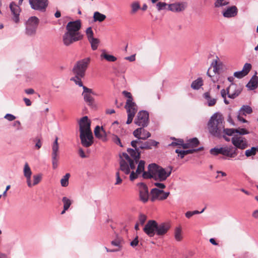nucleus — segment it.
Returning <instances> with one entry per match:
<instances>
[{
  "mask_svg": "<svg viewBox=\"0 0 258 258\" xmlns=\"http://www.w3.org/2000/svg\"><path fill=\"white\" fill-rule=\"evenodd\" d=\"M134 148L135 149L128 148L127 150L132 159L127 153H122L119 154V169L125 174H128L130 173V169H134L135 168L136 165L140 158L141 151L139 148H138L137 146Z\"/></svg>",
  "mask_w": 258,
  "mask_h": 258,
  "instance_id": "nucleus-1",
  "label": "nucleus"
},
{
  "mask_svg": "<svg viewBox=\"0 0 258 258\" xmlns=\"http://www.w3.org/2000/svg\"><path fill=\"white\" fill-rule=\"evenodd\" d=\"M82 24L80 20L69 22L66 26L67 31L62 36V41L66 46H69L74 42L81 40L83 35L79 32Z\"/></svg>",
  "mask_w": 258,
  "mask_h": 258,
  "instance_id": "nucleus-2",
  "label": "nucleus"
},
{
  "mask_svg": "<svg viewBox=\"0 0 258 258\" xmlns=\"http://www.w3.org/2000/svg\"><path fill=\"white\" fill-rule=\"evenodd\" d=\"M78 123L81 144L85 147H89L93 143V136L91 130V121L88 116H85L79 120Z\"/></svg>",
  "mask_w": 258,
  "mask_h": 258,
  "instance_id": "nucleus-3",
  "label": "nucleus"
},
{
  "mask_svg": "<svg viewBox=\"0 0 258 258\" xmlns=\"http://www.w3.org/2000/svg\"><path fill=\"white\" fill-rule=\"evenodd\" d=\"M145 162L141 160L139 162L137 169L136 172L132 171L130 176V179L131 181H133L138 177V175L143 173L142 176L144 178H155L157 174L158 171L160 166H158L155 163L149 164L148 167V171H144Z\"/></svg>",
  "mask_w": 258,
  "mask_h": 258,
  "instance_id": "nucleus-4",
  "label": "nucleus"
},
{
  "mask_svg": "<svg viewBox=\"0 0 258 258\" xmlns=\"http://www.w3.org/2000/svg\"><path fill=\"white\" fill-rule=\"evenodd\" d=\"M90 57H86L78 60L74 65L72 72L75 76L71 79V80L75 82L79 86H83L81 79L83 78L86 74V71L90 63Z\"/></svg>",
  "mask_w": 258,
  "mask_h": 258,
  "instance_id": "nucleus-5",
  "label": "nucleus"
},
{
  "mask_svg": "<svg viewBox=\"0 0 258 258\" xmlns=\"http://www.w3.org/2000/svg\"><path fill=\"white\" fill-rule=\"evenodd\" d=\"M208 127L209 132L215 137H220L224 127L223 116L218 113H215L210 118Z\"/></svg>",
  "mask_w": 258,
  "mask_h": 258,
  "instance_id": "nucleus-6",
  "label": "nucleus"
},
{
  "mask_svg": "<svg viewBox=\"0 0 258 258\" xmlns=\"http://www.w3.org/2000/svg\"><path fill=\"white\" fill-rule=\"evenodd\" d=\"M122 94L127 98L125 108L127 113V119L126 123L128 124L133 121L135 115L138 110V108L136 103L133 102V98L130 92L123 91Z\"/></svg>",
  "mask_w": 258,
  "mask_h": 258,
  "instance_id": "nucleus-7",
  "label": "nucleus"
},
{
  "mask_svg": "<svg viewBox=\"0 0 258 258\" xmlns=\"http://www.w3.org/2000/svg\"><path fill=\"white\" fill-rule=\"evenodd\" d=\"M158 144V142L152 140H149L143 142L141 139H138L131 142L132 146L133 147H136L137 146L138 148H139V150L151 149L152 147H156Z\"/></svg>",
  "mask_w": 258,
  "mask_h": 258,
  "instance_id": "nucleus-8",
  "label": "nucleus"
},
{
  "mask_svg": "<svg viewBox=\"0 0 258 258\" xmlns=\"http://www.w3.org/2000/svg\"><path fill=\"white\" fill-rule=\"evenodd\" d=\"M39 23V20L36 17H30L26 23V33L29 35L35 34Z\"/></svg>",
  "mask_w": 258,
  "mask_h": 258,
  "instance_id": "nucleus-9",
  "label": "nucleus"
},
{
  "mask_svg": "<svg viewBox=\"0 0 258 258\" xmlns=\"http://www.w3.org/2000/svg\"><path fill=\"white\" fill-rule=\"evenodd\" d=\"M52 165L53 169H56L58 166L59 158V145L58 138L56 137L55 141L52 145Z\"/></svg>",
  "mask_w": 258,
  "mask_h": 258,
  "instance_id": "nucleus-10",
  "label": "nucleus"
},
{
  "mask_svg": "<svg viewBox=\"0 0 258 258\" xmlns=\"http://www.w3.org/2000/svg\"><path fill=\"white\" fill-rule=\"evenodd\" d=\"M149 122V113L146 111H141L138 112L135 123L138 126L143 127H146Z\"/></svg>",
  "mask_w": 258,
  "mask_h": 258,
  "instance_id": "nucleus-11",
  "label": "nucleus"
},
{
  "mask_svg": "<svg viewBox=\"0 0 258 258\" xmlns=\"http://www.w3.org/2000/svg\"><path fill=\"white\" fill-rule=\"evenodd\" d=\"M232 144L235 147V149L244 150L248 146L247 140L240 136H234L231 139Z\"/></svg>",
  "mask_w": 258,
  "mask_h": 258,
  "instance_id": "nucleus-12",
  "label": "nucleus"
},
{
  "mask_svg": "<svg viewBox=\"0 0 258 258\" xmlns=\"http://www.w3.org/2000/svg\"><path fill=\"white\" fill-rule=\"evenodd\" d=\"M29 3L32 9L41 11L45 12L48 6V0H29Z\"/></svg>",
  "mask_w": 258,
  "mask_h": 258,
  "instance_id": "nucleus-13",
  "label": "nucleus"
},
{
  "mask_svg": "<svg viewBox=\"0 0 258 258\" xmlns=\"http://www.w3.org/2000/svg\"><path fill=\"white\" fill-rule=\"evenodd\" d=\"M151 200L152 202L156 200H164L169 196V192H164L163 190L157 188H153L151 191Z\"/></svg>",
  "mask_w": 258,
  "mask_h": 258,
  "instance_id": "nucleus-14",
  "label": "nucleus"
},
{
  "mask_svg": "<svg viewBox=\"0 0 258 258\" xmlns=\"http://www.w3.org/2000/svg\"><path fill=\"white\" fill-rule=\"evenodd\" d=\"M157 222L155 220H149L145 226L143 231L150 237H153L156 232Z\"/></svg>",
  "mask_w": 258,
  "mask_h": 258,
  "instance_id": "nucleus-15",
  "label": "nucleus"
},
{
  "mask_svg": "<svg viewBox=\"0 0 258 258\" xmlns=\"http://www.w3.org/2000/svg\"><path fill=\"white\" fill-rule=\"evenodd\" d=\"M139 190L140 200L143 203H146L149 199V192L147 186L144 183L138 184Z\"/></svg>",
  "mask_w": 258,
  "mask_h": 258,
  "instance_id": "nucleus-16",
  "label": "nucleus"
},
{
  "mask_svg": "<svg viewBox=\"0 0 258 258\" xmlns=\"http://www.w3.org/2000/svg\"><path fill=\"white\" fill-rule=\"evenodd\" d=\"M82 87L83 89L82 95L84 96L85 101L88 104V105H93L94 103V99L92 97V95H96V94L91 89H89L83 85Z\"/></svg>",
  "mask_w": 258,
  "mask_h": 258,
  "instance_id": "nucleus-17",
  "label": "nucleus"
},
{
  "mask_svg": "<svg viewBox=\"0 0 258 258\" xmlns=\"http://www.w3.org/2000/svg\"><path fill=\"white\" fill-rule=\"evenodd\" d=\"M172 171V168H170L169 170H165L164 168L161 167L159 168V171H158L157 174H156V177L154 179L156 180H158L159 181H163L165 180L168 177H169Z\"/></svg>",
  "mask_w": 258,
  "mask_h": 258,
  "instance_id": "nucleus-18",
  "label": "nucleus"
},
{
  "mask_svg": "<svg viewBox=\"0 0 258 258\" xmlns=\"http://www.w3.org/2000/svg\"><path fill=\"white\" fill-rule=\"evenodd\" d=\"M241 88L236 85L232 84L227 89V93L229 98L234 99L237 97L241 92Z\"/></svg>",
  "mask_w": 258,
  "mask_h": 258,
  "instance_id": "nucleus-19",
  "label": "nucleus"
},
{
  "mask_svg": "<svg viewBox=\"0 0 258 258\" xmlns=\"http://www.w3.org/2000/svg\"><path fill=\"white\" fill-rule=\"evenodd\" d=\"M141 127L135 130L133 132L134 136L138 139L146 140L151 137V134Z\"/></svg>",
  "mask_w": 258,
  "mask_h": 258,
  "instance_id": "nucleus-20",
  "label": "nucleus"
},
{
  "mask_svg": "<svg viewBox=\"0 0 258 258\" xmlns=\"http://www.w3.org/2000/svg\"><path fill=\"white\" fill-rule=\"evenodd\" d=\"M168 10L174 12H180L184 11L187 7L186 3H177L168 5Z\"/></svg>",
  "mask_w": 258,
  "mask_h": 258,
  "instance_id": "nucleus-21",
  "label": "nucleus"
},
{
  "mask_svg": "<svg viewBox=\"0 0 258 258\" xmlns=\"http://www.w3.org/2000/svg\"><path fill=\"white\" fill-rule=\"evenodd\" d=\"M170 228L169 223H162L158 224L157 223L156 233L158 235L161 236L165 234Z\"/></svg>",
  "mask_w": 258,
  "mask_h": 258,
  "instance_id": "nucleus-22",
  "label": "nucleus"
},
{
  "mask_svg": "<svg viewBox=\"0 0 258 258\" xmlns=\"http://www.w3.org/2000/svg\"><path fill=\"white\" fill-rule=\"evenodd\" d=\"M10 8L13 15V19L14 21L16 23H18L19 21V14L20 12L19 7L15 3L12 2L10 5Z\"/></svg>",
  "mask_w": 258,
  "mask_h": 258,
  "instance_id": "nucleus-23",
  "label": "nucleus"
},
{
  "mask_svg": "<svg viewBox=\"0 0 258 258\" xmlns=\"http://www.w3.org/2000/svg\"><path fill=\"white\" fill-rule=\"evenodd\" d=\"M24 175L26 178V181L28 186L29 187H32V182L31 180V177L32 175V171L30 169V167L29 166L28 163H25L23 169Z\"/></svg>",
  "mask_w": 258,
  "mask_h": 258,
  "instance_id": "nucleus-24",
  "label": "nucleus"
},
{
  "mask_svg": "<svg viewBox=\"0 0 258 258\" xmlns=\"http://www.w3.org/2000/svg\"><path fill=\"white\" fill-rule=\"evenodd\" d=\"M220 154L226 156L230 158H234L237 155V152L236 149L233 151L232 150V148L224 147L220 148Z\"/></svg>",
  "mask_w": 258,
  "mask_h": 258,
  "instance_id": "nucleus-25",
  "label": "nucleus"
},
{
  "mask_svg": "<svg viewBox=\"0 0 258 258\" xmlns=\"http://www.w3.org/2000/svg\"><path fill=\"white\" fill-rule=\"evenodd\" d=\"M238 14V9L236 6H232L228 8L223 12V15L225 18H231L235 17Z\"/></svg>",
  "mask_w": 258,
  "mask_h": 258,
  "instance_id": "nucleus-26",
  "label": "nucleus"
},
{
  "mask_svg": "<svg viewBox=\"0 0 258 258\" xmlns=\"http://www.w3.org/2000/svg\"><path fill=\"white\" fill-rule=\"evenodd\" d=\"M203 149V148H200L197 149H189L187 150H179V149H176L175 152L178 154V156H180L181 159H183L185 155L202 150Z\"/></svg>",
  "mask_w": 258,
  "mask_h": 258,
  "instance_id": "nucleus-27",
  "label": "nucleus"
},
{
  "mask_svg": "<svg viewBox=\"0 0 258 258\" xmlns=\"http://www.w3.org/2000/svg\"><path fill=\"white\" fill-rule=\"evenodd\" d=\"M199 144V141L198 139L196 138H192L188 140L186 143H184V144L183 145V148H194L197 147Z\"/></svg>",
  "mask_w": 258,
  "mask_h": 258,
  "instance_id": "nucleus-28",
  "label": "nucleus"
},
{
  "mask_svg": "<svg viewBox=\"0 0 258 258\" xmlns=\"http://www.w3.org/2000/svg\"><path fill=\"white\" fill-rule=\"evenodd\" d=\"M204 98L206 100L209 106H214L217 102V99L211 97L209 92L205 93L203 94Z\"/></svg>",
  "mask_w": 258,
  "mask_h": 258,
  "instance_id": "nucleus-29",
  "label": "nucleus"
},
{
  "mask_svg": "<svg viewBox=\"0 0 258 258\" xmlns=\"http://www.w3.org/2000/svg\"><path fill=\"white\" fill-rule=\"evenodd\" d=\"M123 243V240L122 238L118 235H116L115 238L111 242L112 245L117 247L116 249H118V251L121 249Z\"/></svg>",
  "mask_w": 258,
  "mask_h": 258,
  "instance_id": "nucleus-30",
  "label": "nucleus"
},
{
  "mask_svg": "<svg viewBox=\"0 0 258 258\" xmlns=\"http://www.w3.org/2000/svg\"><path fill=\"white\" fill-rule=\"evenodd\" d=\"M246 86L250 90H254L258 86V78L253 76L247 84Z\"/></svg>",
  "mask_w": 258,
  "mask_h": 258,
  "instance_id": "nucleus-31",
  "label": "nucleus"
},
{
  "mask_svg": "<svg viewBox=\"0 0 258 258\" xmlns=\"http://www.w3.org/2000/svg\"><path fill=\"white\" fill-rule=\"evenodd\" d=\"M106 16L99 12H95L93 15V20L94 22H102L105 20Z\"/></svg>",
  "mask_w": 258,
  "mask_h": 258,
  "instance_id": "nucleus-32",
  "label": "nucleus"
},
{
  "mask_svg": "<svg viewBox=\"0 0 258 258\" xmlns=\"http://www.w3.org/2000/svg\"><path fill=\"white\" fill-rule=\"evenodd\" d=\"M131 10L130 14L132 15H135L139 10L141 9V5L139 2H134L131 4Z\"/></svg>",
  "mask_w": 258,
  "mask_h": 258,
  "instance_id": "nucleus-33",
  "label": "nucleus"
},
{
  "mask_svg": "<svg viewBox=\"0 0 258 258\" xmlns=\"http://www.w3.org/2000/svg\"><path fill=\"white\" fill-rule=\"evenodd\" d=\"M100 57L101 59L104 58L107 61L110 62H114L117 59L116 57L114 56L107 54L104 50H103L102 53L100 55Z\"/></svg>",
  "mask_w": 258,
  "mask_h": 258,
  "instance_id": "nucleus-34",
  "label": "nucleus"
},
{
  "mask_svg": "<svg viewBox=\"0 0 258 258\" xmlns=\"http://www.w3.org/2000/svg\"><path fill=\"white\" fill-rule=\"evenodd\" d=\"M203 85V81L201 78H199L193 81L191 84V87L195 90L199 89Z\"/></svg>",
  "mask_w": 258,
  "mask_h": 258,
  "instance_id": "nucleus-35",
  "label": "nucleus"
},
{
  "mask_svg": "<svg viewBox=\"0 0 258 258\" xmlns=\"http://www.w3.org/2000/svg\"><path fill=\"white\" fill-rule=\"evenodd\" d=\"M258 152V147H253L250 149L246 150L245 155L247 157L254 156Z\"/></svg>",
  "mask_w": 258,
  "mask_h": 258,
  "instance_id": "nucleus-36",
  "label": "nucleus"
},
{
  "mask_svg": "<svg viewBox=\"0 0 258 258\" xmlns=\"http://www.w3.org/2000/svg\"><path fill=\"white\" fill-rule=\"evenodd\" d=\"M252 111L251 108L249 106H243L240 110V114L245 115L246 114H250Z\"/></svg>",
  "mask_w": 258,
  "mask_h": 258,
  "instance_id": "nucleus-37",
  "label": "nucleus"
},
{
  "mask_svg": "<svg viewBox=\"0 0 258 258\" xmlns=\"http://www.w3.org/2000/svg\"><path fill=\"white\" fill-rule=\"evenodd\" d=\"M62 202L63 203V208H64L65 210L66 209H69L72 204V202L71 201V200L66 197H64L62 198Z\"/></svg>",
  "mask_w": 258,
  "mask_h": 258,
  "instance_id": "nucleus-38",
  "label": "nucleus"
},
{
  "mask_svg": "<svg viewBox=\"0 0 258 258\" xmlns=\"http://www.w3.org/2000/svg\"><path fill=\"white\" fill-rule=\"evenodd\" d=\"M89 41L91 43L92 49L93 50H96L100 42L99 40L97 38H94Z\"/></svg>",
  "mask_w": 258,
  "mask_h": 258,
  "instance_id": "nucleus-39",
  "label": "nucleus"
},
{
  "mask_svg": "<svg viewBox=\"0 0 258 258\" xmlns=\"http://www.w3.org/2000/svg\"><path fill=\"white\" fill-rule=\"evenodd\" d=\"M70 176V174L69 173H67L63 176L62 179L60 180V183L62 186L66 187L68 185Z\"/></svg>",
  "mask_w": 258,
  "mask_h": 258,
  "instance_id": "nucleus-40",
  "label": "nucleus"
},
{
  "mask_svg": "<svg viewBox=\"0 0 258 258\" xmlns=\"http://www.w3.org/2000/svg\"><path fill=\"white\" fill-rule=\"evenodd\" d=\"M174 236L175 239L178 241H180L182 240V236L180 228L178 227L175 229Z\"/></svg>",
  "mask_w": 258,
  "mask_h": 258,
  "instance_id": "nucleus-41",
  "label": "nucleus"
},
{
  "mask_svg": "<svg viewBox=\"0 0 258 258\" xmlns=\"http://www.w3.org/2000/svg\"><path fill=\"white\" fill-rule=\"evenodd\" d=\"M41 174H36L33 175V182L32 183V186H34L35 185H37L38 184L41 180Z\"/></svg>",
  "mask_w": 258,
  "mask_h": 258,
  "instance_id": "nucleus-42",
  "label": "nucleus"
},
{
  "mask_svg": "<svg viewBox=\"0 0 258 258\" xmlns=\"http://www.w3.org/2000/svg\"><path fill=\"white\" fill-rule=\"evenodd\" d=\"M175 141L172 142L169 146H181L183 147V145L184 144V141L182 139H174Z\"/></svg>",
  "mask_w": 258,
  "mask_h": 258,
  "instance_id": "nucleus-43",
  "label": "nucleus"
},
{
  "mask_svg": "<svg viewBox=\"0 0 258 258\" xmlns=\"http://www.w3.org/2000/svg\"><path fill=\"white\" fill-rule=\"evenodd\" d=\"M112 141L116 144L119 145L120 147H122V145L121 144V141L118 137L115 135L113 134L112 135Z\"/></svg>",
  "mask_w": 258,
  "mask_h": 258,
  "instance_id": "nucleus-44",
  "label": "nucleus"
},
{
  "mask_svg": "<svg viewBox=\"0 0 258 258\" xmlns=\"http://www.w3.org/2000/svg\"><path fill=\"white\" fill-rule=\"evenodd\" d=\"M212 66L213 67V72H214L215 74H216V73L219 74L220 66L218 64V62L216 60L213 61L212 63Z\"/></svg>",
  "mask_w": 258,
  "mask_h": 258,
  "instance_id": "nucleus-45",
  "label": "nucleus"
},
{
  "mask_svg": "<svg viewBox=\"0 0 258 258\" xmlns=\"http://www.w3.org/2000/svg\"><path fill=\"white\" fill-rule=\"evenodd\" d=\"M86 35L87 36L88 40H90L94 38L93 37V32L91 28V27H89L86 29Z\"/></svg>",
  "mask_w": 258,
  "mask_h": 258,
  "instance_id": "nucleus-46",
  "label": "nucleus"
},
{
  "mask_svg": "<svg viewBox=\"0 0 258 258\" xmlns=\"http://www.w3.org/2000/svg\"><path fill=\"white\" fill-rule=\"evenodd\" d=\"M228 2H226L225 0H216L215 3V6L216 7H220L226 6L228 4Z\"/></svg>",
  "mask_w": 258,
  "mask_h": 258,
  "instance_id": "nucleus-47",
  "label": "nucleus"
},
{
  "mask_svg": "<svg viewBox=\"0 0 258 258\" xmlns=\"http://www.w3.org/2000/svg\"><path fill=\"white\" fill-rule=\"evenodd\" d=\"M222 133H224L225 135L228 136H232L235 133V128H225L224 127V130L222 131Z\"/></svg>",
  "mask_w": 258,
  "mask_h": 258,
  "instance_id": "nucleus-48",
  "label": "nucleus"
},
{
  "mask_svg": "<svg viewBox=\"0 0 258 258\" xmlns=\"http://www.w3.org/2000/svg\"><path fill=\"white\" fill-rule=\"evenodd\" d=\"M251 69V65L250 63H246L242 69V71L245 73L246 75L248 74L249 72L250 71Z\"/></svg>",
  "mask_w": 258,
  "mask_h": 258,
  "instance_id": "nucleus-49",
  "label": "nucleus"
},
{
  "mask_svg": "<svg viewBox=\"0 0 258 258\" xmlns=\"http://www.w3.org/2000/svg\"><path fill=\"white\" fill-rule=\"evenodd\" d=\"M101 130L102 127H100L99 125L95 127L94 130V134L96 138L99 139V138L101 137Z\"/></svg>",
  "mask_w": 258,
  "mask_h": 258,
  "instance_id": "nucleus-50",
  "label": "nucleus"
},
{
  "mask_svg": "<svg viewBox=\"0 0 258 258\" xmlns=\"http://www.w3.org/2000/svg\"><path fill=\"white\" fill-rule=\"evenodd\" d=\"M101 134V137L99 138V139L102 140L103 142H106L107 141V134L102 126Z\"/></svg>",
  "mask_w": 258,
  "mask_h": 258,
  "instance_id": "nucleus-51",
  "label": "nucleus"
},
{
  "mask_svg": "<svg viewBox=\"0 0 258 258\" xmlns=\"http://www.w3.org/2000/svg\"><path fill=\"white\" fill-rule=\"evenodd\" d=\"M235 133H238L239 135H246L248 133V132L245 128H235Z\"/></svg>",
  "mask_w": 258,
  "mask_h": 258,
  "instance_id": "nucleus-52",
  "label": "nucleus"
},
{
  "mask_svg": "<svg viewBox=\"0 0 258 258\" xmlns=\"http://www.w3.org/2000/svg\"><path fill=\"white\" fill-rule=\"evenodd\" d=\"M167 5L164 2H159L156 4V7L159 11L165 9Z\"/></svg>",
  "mask_w": 258,
  "mask_h": 258,
  "instance_id": "nucleus-53",
  "label": "nucleus"
},
{
  "mask_svg": "<svg viewBox=\"0 0 258 258\" xmlns=\"http://www.w3.org/2000/svg\"><path fill=\"white\" fill-rule=\"evenodd\" d=\"M234 76L237 78H242L246 76L245 73L242 71L236 72L234 74Z\"/></svg>",
  "mask_w": 258,
  "mask_h": 258,
  "instance_id": "nucleus-54",
  "label": "nucleus"
},
{
  "mask_svg": "<svg viewBox=\"0 0 258 258\" xmlns=\"http://www.w3.org/2000/svg\"><path fill=\"white\" fill-rule=\"evenodd\" d=\"M116 182L115 183V185H118L121 183L122 179L120 177L119 172L118 171L116 173Z\"/></svg>",
  "mask_w": 258,
  "mask_h": 258,
  "instance_id": "nucleus-55",
  "label": "nucleus"
},
{
  "mask_svg": "<svg viewBox=\"0 0 258 258\" xmlns=\"http://www.w3.org/2000/svg\"><path fill=\"white\" fill-rule=\"evenodd\" d=\"M210 152L213 155H217L218 154H220V148H214L211 149L210 151Z\"/></svg>",
  "mask_w": 258,
  "mask_h": 258,
  "instance_id": "nucleus-56",
  "label": "nucleus"
},
{
  "mask_svg": "<svg viewBox=\"0 0 258 258\" xmlns=\"http://www.w3.org/2000/svg\"><path fill=\"white\" fill-rule=\"evenodd\" d=\"M147 220V216L144 214H141L139 217V222L141 225H143Z\"/></svg>",
  "mask_w": 258,
  "mask_h": 258,
  "instance_id": "nucleus-57",
  "label": "nucleus"
},
{
  "mask_svg": "<svg viewBox=\"0 0 258 258\" xmlns=\"http://www.w3.org/2000/svg\"><path fill=\"white\" fill-rule=\"evenodd\" d=\"M139 244L138 237L137 236L130 243L131 246L135 247Z\"/></svg>",
  "mask_w": 258,
  "mask_h": 258,
  "instance_id": "nucleus-58",
  "label": "nucleus"
},
{
  "mask_svg": "<svg viewBox=\"0 0 258 258\" xmlns=\"http://www.w3.org/2000/svg\"><path fill=\"white\" fill-rule=\"evenodd\" d=\"M5 118L7 119L9 121H12V120H14L16 118V117L12 114H7L5 115Z\"/></svg>",
  "mask_w": 258,
  "mask_h": 258,
  "instance_id": "nucleus-59",
  "label": "nucleus"
},
{
  "mask_svg": "<svg viewBox=\"0 0 258 258\" xmlns=\"http://www.w3.org/2000/svg\"><path fill=\"white\" fill-rule=\"evenodd\" d=\"M210 69H209L207 72V75L210 77L211 78V80L213 82H216V81H218V79H217V77H216V78L214 77V76H212L210 74Z\"/></svg>",
  "mask_w": 258,
  "mask_h": 258,
  "instance_id": "nucleus-60",
  "label": "nucleus"
},
{
  "mask_svg": "<svg viewBox=\"0 0 258 258\" xmlns=\"http://www.w3.org/2000/svg\"><path fill=\"white\" fill-rule=\"evenodd\" d=\"M154 185L160 189H164L166 187L165 185L163 183L160 182H155Z\"/></svg>",
  "mask_w": 258,
  "mask_h": 258,
  "instance_id": "nucleus-61",
  "label": "nucleus"
},
{
  "mask_svg": "<svg viewBox=\"0 0 258 258\" xmlns=\"http://www.w3.org/2000/svg\"><path fill=\"white\" fill-rule=\"evenodd\" d=\"M79 156L82 158H85L87 157V156L86 155L83 150L82 148H80L79 149Z\"/></svg>",
  "mask_w": 258,
  "mask_h": 258,
  "instance_id": "nucleus-62",
  "label": "nucleus"
},
{
  "mask_svg": "<svg viewBox=\"0 0 258 258\" xmlns=\"http://www.w3.org/2000/svg\"><path fill=\"white\" fill-rule=\"evenodd\" d=\"M126 60H129L130 61H134L136 59V54L132 55L130 56H127L125 58Z\"/></svg>",
  "mask_w": 258,
  "mask_h": 258,
  "instance_id": "nucleus-63",
  "label": "nucleus"
},
{
  "mask_svg": "<svg viewBox=\"0 0 258 258\" xmlns=\"http://www.w3.org/2000/svg\"><path fill=\"white\" fill-rule=\"evenodd\" d=\"M25 92L27 94H33L34 93L35 91L33 89H27L25 90Z\"/></svg>",
  "mask_w": 258,
  "mask_h": 258,
  "instance_id": "nucleus-64",
  "label": "nucleus"
}]
</instances>
